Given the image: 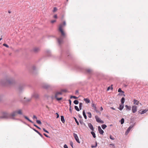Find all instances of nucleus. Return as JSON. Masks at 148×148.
<instances>
[{"mask_svg": "<svg viewBox=\"0 0 148 148\" xmlns=\"http://www.w3.org/2000/svg\"><path fill=\"white\" fill-rule=\"evenodd\" d=\"M59 30L62 36H60L59 38H57V40L58 44L60 45L63 42V39L64 38L65 34L62 29H61V26L59 27Z\"/></svg>", "mask_w": 148, "mask_h": 148, "instance_id": "1", "label": "nucleus"}, {"mask_svg": "<svg viewBox=\"0 0 148 148\" xmlns=\"http://www.w3.org/2000/svg\"><path fill=\"white\" fill-rule=\"evenodd\" d=\"M5 82V84L11 85L13 84L14 82V79L12 78H9L4 79Z\"/></svg>", "mask_w": 148, "mask_h": 148, "instance_id": "2", "label": "nucleus"}, {"mask_svg": "<svg viewBox=\"0 0 148 148\" xmlns=\"http://www.w3.org/2000/svg\"><path fill=\"white\" fill-rule=\"evenodd\" d=\"M62 95V93L61 92H57L55 94V97L56 99L58 101H60L62 99V97L58 98L57 97L59 95Z\"/></svg>", "mask_w": 148, "mask_h": 148, "instance_id": "3", "label": "nucleus"}, {"mask_svg": "<svg viewBox=\"0 0 148 148\" xmlns=\"http://www.w3.org/2000/svg\"><path fill=\"white\" fill-rule=\"evenodd\" d=\"M84 72L86 74L91 75L93 73V71L92 70L90 69H85L84 70Z\"/></svg>", "mask_w": 148, "mask_h": 148, "instance_id": "4", "label": "nucleus"}, {"mask_svg": "<svg viewBox=\"0 0 148 148\" xmlns=\"http://www.w3.org/2000/svg\"><path fill=\"white\" fill-rule=\"evenodd\" d=\"M0 118L10 119V114L7 112H3V113L2 116L0 117Z\"/></svg>", "mask_w": 148, "mask_h": 148, "instance_id": "5", "label": "nucleus"}, {"mask_svg": "<svg viewBox=\"0 0 148 148\" xmlns=\"http://www.w3.org/2000/svg\"><path fill=\"white\" fill-rule=\"evenodd\" d=\"M17 114V113L16 111L12 112L11 114H10V119H16L14 116H16Z\"/></svg>", "mask_w": 148, "mask_h": 148, "instance_id": "6", "label": "nucleus"}, {"mask_svg": "<svg viewBox=\"0 0 148 148\" xmlns=\"http://www.w3.org/2000/svg\"><path fill=\"white\" fill-rule=\"evenodd\" d=\"M24 117L25 118V119H26L28 121H29L31 123H33V125H34V126H35V127H36L38 128V129H40V127H39L38 126L36 125L31 120H30L29 119V118L28 117H27V116H24Z\"/></svg>", "mask_w": 148, "mask_h": 148, "instance_id": "7", "label": "nucleus"}, {"mask_svg": "<svg viewBox=\"0 0 148 148\" xmlns=\"http://www.w3.org/2000/svg\"><path fill=\"white\" fill-rule=\"evenodd\" d=\"M133 125H131L129 126L125 132V134L126 135H127L128 134L131 129L133 127Z\"/></svg>", "mask_w": 148, "mask_h": 148, "instance_id": "8", "label": "nucleus"}, {"mask_svg": "<svg viewBox=\"0 0 148 148\" xmlns=\"http://www.w3.org/2000/svg\"><path fill=\"white\" fill-rule=\"evenodd\" d=\"M40 50V48L38 47H35L33 48L32 51L34 53H37Z\"/></svg>", "mask_w": 148, "mask_h": 148, "instance_id": "9", "label": "nucleus"}, {"mask_svg": "<svg viewBox=\"0 0 148 148\" xmlns=\"http://www.w3.org/2000/svg\"><path fill=\"white\" fill-rule=\"evenodd\" d=\"M73 136L77 142L79 143H80V142L79 141V138L77 135L75 133H73Z\"/></svg>", "mask_w": 148, "mask_h": 148, "instance_id": "10", "label": "nucleus"}, {"mask_svg": "<svg viewBox=\"0 0 148 148\" xmlns=\"http://www.w3.org/2000/svg\"><path fill=\"white\" fill-rule=\"evenodd\" d=\"M132 110L133 113H135L137 111V107L135 106H133L132 107Z\"/></svg>", "mask_w": 148, "mask_h": 148, "instance_id": "11", "label": "nucleus"}, {"mask_svg": "<svg viewBox=\"0 0 148 148\" xmlns=\"http://www.w3.org/2000/svg\"><path fill=\"white\" fill-rule=\"evenodd\" d=\"M98 130L99 132V133L101 134H103L104 131H103L101 129V127L100 126H99L98 127Z\"/></svg>", "mask_w": 148, "mask_h": 148, "instance_id": "12", "label": "nucleus"}, {"mask_svg": "<svg viewBox=\"0 0 148 148\" xmlns=\"http://www.w3.org/2000/svg\"><path fill=\"white\" fill-rule=\"evenodd\" d=\"M92 107L94 108V110L97 112H98V110H97V108L96 107V105L95 104L92 102Z\"/></svg>", "mask_w": 148, "mask_h": 148, "instance_id": "13", "label": "nucleus"}, {"mask_svg": "<svg viewBox=\"0 0 148 148\" xmlns=\"http://www.w3.org/2000/svg\"><path fill=\"white\" fill-rule=\"evenodd\" d=\"M32 97L37 99L38 98L39 95L37 93L34 92L32 94Z\"/></svg>", "mask_w": 148, "mask_h": 148, "instance_id": "14", "label": "nucleus"}, {"mask_svg": "<svg viewBox=\"0 0 148 148\" xmlns=\"http://www.w3.org/2000/svg\"><path fill=\"white\" fill-rule=\"evenodd\" d=\"M88 125L90 129L92 130V131H93L94 130V128L93 126V125H92V124L90 123H88Z\"/></svg>", "mask_w": 148, "mask_h": 148, "instance_id": "15", "label": "nucleus"}, {"mask_svg": "<svg viewBox=\"0 0 148 148\" xmlns=\"http://www.w3.org/2000/svg\"><path fill=\"white\" fill-rule=\"evenodd\" d=\"M17 114L19 115H22L23 114L22 110L21 109H18V110L16 111Z\"/></svg>", "mask_w": 148, "mask_h": 148, "instance_id": "16", "label": "nucleus"}, {"mask_svg": "<svg viewBox=\"0 0 148 148\" xmlns=\"http://www.w3.org/2000/svg\"><path fill=\"white\" fill-rule=\"evenodd\" d=\"M124 107V105L123 104H121L119 105V107H118V109L120 110H122L123 108Z\"/></svg>", "mask_w": 148, "mask_h": 148, "instance_id": "17", "label": "nucleus"}, {"mask_svg": "<svg viewBox=\"0 0 148 148\" xmlns=\"http://www.w3.org/2000/svg\"><path fill=\"white\" fill-rule=\"evenodd\" d=\"M125 107L126 108V110L130 111L131 110V107L130 106L125 105Z\"/></svg>", "mask_w": 148, "mask_h": 148, "instance_id": "18", "label": "nucleus"}, {"mask_svg": "<svg viewBox=\"0 0 148 148\" xmlns=\"http://www.w3.org/2000/svg\"><path fill=\"white\" fill-rule=\"evenodd\" d=\"M47 57H50L51 56V53L50 51L49 50H47Z\"/></svg>", "mask_w": 148, "mask_h": 148, "instance_id": "19", "label": "nucleus"}, {"mask_svg": "<svg viewBox=\"0 0 148 148\" xmlns=\"http://www.w3.org/2000/svg\"><path fill=\"white\" fill-rule=\"evenodd\" d=\"M66 25V23L65 21H63V23L62 24H61L59 26V27H60L61 26V29H62V28L64 27Z\"/></svg>", "mask_w": 148, "mask_h": 148, "instance_id": "20", "label": "nucleus"}, {"mask_svg": "<svg viewBox=\"0 0 148 148\" xmlns=\"http://www.w3.org/2000/svg\"><path fill=\"white\" fill-rule=\"evenodd\" d=\"M24 88V86H19L18 88V90L19 91H21Z\"/></svg>", "mask_w": 148, "mask_h": 148, "instance_id": "21", "label": "nucleus"}, {"mask_svg": "<svg viewBox=\"0 0 148 148\" xmlns=\"http://www.w3.org/2000/svg\"><path fill=\"white\" fill-rule=\"evenodd\" d=\"M148 110H145L142 111L141 112H140V111H139V113H140V114H144V113H146Z\"/></svg>", "mask_w": 148, "mask_h": 148, "instance_id": "22", "label": "nucleus"}, {"mask_svg": "<svg viewBox=\"0 0 148 148\" xmlns=\"http://www.w3.org/2000/svg\"><path fill=\"white\" fill-rule=\"evenodd\" d=\"M84 100L87 103H89L90 102V99L88 98H84Z\"/></svg>", "mask_w": 148, "mask_h": 148, "instance_id": "23", "label": "nucleus"}, {"mask_svg": "<svg viewBox=\"0 0 148 148\" xmlns=\"http://www.w3.org/2000/svg\"><path fill=\"white\" fill-rule=\"evenodd\" d=\"M95 118L97 122L99 123L101 120L97 116H95Z\"/></svg>", "mask_w": 148, "mask_h": 148, "instance_id": "24", "label": "nucleus"}, {"mask_svg": "<svg viewBox=\"0 0 148 148\" xmlns=\"http://www.w3.org/2000/svg\"><path fill=\"white\" fill-rule=\"evenodd\" d=\"M61 120L62 123H64L65 121L64 118V117L63 116H61Z\"/></svg>", "mask_w": 148, "mask_h": 148, "instance_id": "25", "label": "nucleus"}, {"mask_svg": "<svg viewBox=\"0 0 148 148\" xmlns=\"http://www.w3.org/2000/svg\"><path fill=\"white\" fill-rule=\"evenodd\" d=\"M125 101V99L124 97H123L122 98L121 100V103L122 104H124V103Z\"/></svg>", "mask_w": 148, "mask_h": 148, "instance_id": "26", "label": "nucleus"}, {"mask_svg": "<svg viewBox=\"0 0 148 148\" xmlns=\"http://www.w3.org/2000/svg\"><path fill=\"white\" fill-rule=\"evenodd\" d=\"M32 129L34 131L37 133L40 136H42V134L39 132L37 130H36L34 128H32L31 127Z\"/></svg>", "mask_w": 148, "mask_h": 148, "instance_id": "27", "label": "nucleus"}, {"mask_svg": "<svg viewBox=\"0 0 148 148\" xmlns=\"http://www.w3.org/2000/svg\"><path fill=\"white\" fill-rule=\"evenodd\" d=\"M83 115L84 118L86 119H87V116L86 114L85 111L84 110L83 111Z\"/></svg>", "mask_w": 148, "mask_h": 148, "instance_id": "28", "label": "nucleus"}, {"mask_svg": "<svg viewBox=\"0 0 148 148\" xmlns=\"http://www.w3.org/2000/svg\"><path fill=\"white\" fill-rule=\"evenodd\" d=\"M134 103L136 105H138L139 104V102L135 99L134 100Z\"/></svg>", "mask_w": 148, "mask_h": 148, "instance_id": "29", "label": "nucleus"}, {"mask_svg": "<svg viewBox=\"0 0 148 148\" xmlns=\"http://www.w3.org/2000/svg\"><path fill=\"white\" fill-rule=\"evenodd\" d=\"M91 133L92 134L93 138H95L96 137L95 134V133L93 132V131L91 132Z\"/></svg>", "mask_w": 148, "mask_h": 148, "instance_id": "30", "label": "nucleus"}, {"mask_svg": "<svg viewBox=\"0 0 148 148\" xmlns=\"http://www.w3.org/2000/svg\"><path fill=\"white\" fill-rule=\"evenodd\" d=\"M75 69H76L77 70H79L80 71H82V69L80 67L78 66H75Z\"/></svg>", "mask_w": 148, "mask_h": 148, "instance_id": "31", "label": "nucleus"}, {"mask_svg": "<svg viewBox=\"0 0 148 148\" xmlns=\"http://www.w3.org/2000/svg\"><path fill=\"white\" fill-rule=\"evenodd\" d=\"M101 127L104 130L107 127V126L105 124H103L101 125Z\"/></svg>", "mask_w": 148, "mask_h": 148, "instance_id": "32", "label": "nucleus"}, {"mask_svg": "<svg viewBox=\"0 0 148 148\" xmlns=\"http://www.w3.org/2000/svg\"><path fill=\"white\" fill-rule=\"evenodd\" d=\"M74 119H75V121L76 123H77V125H79V123L78 122V121H77V119H76V118L75 117H74Z\"/></svg>", "mask_w": 148, "mask_h": 148, "instance_id": "33", "label": "nucleus"}, {"mask_svg": "<svg viewBox=\"0 0 148 148\" xmlns=\"http://www.w3.org/2000/svg\"><path fill=\"white\" fill-rule=\"evenodd\" d=\"M74 108H75V110H76L77 111H79L80 110H79V108L77 106H75Z\"/></svg>", "mask_w": 148, "mask_h": 148, "instance_id": "34", "label": "nucleus"}, {"mask_svg": "<svg viewBox=\"0 0 148 148\" xmlns=\"http://www.w3.org/2000/svg\"><path fill=\"white\" fill-rule=\"evenodd\" d=\"M124 122V119L123 118H122L120 121V122L121 124H123Z\"/></svg>", "mask_w": 148, "mask_h": 148, "instance_id": "35", "label": "nucleus"}, {"mask_svg": "<svg viewBox=\"0 0 148 148\" xmlns=\"http://www.w3.org/2000/svg\"><path fill=\"white\" fill-rule=\"evenodd\" d=\"M118 92H121L123 93H124V92L122 91L121 89V88H119V89H118Z\"/></svg>", "mask_w": 148, "mask_h": 148, "instance_id": "36", "label": "nucleus"}, {"mask_svg": "<svg viewBox=\"0 0 148 148\" xmlns=\"http://www.w3.org/2000/svg\"><path fill=\"white\" fill-rule=\"evenodd\" d=\"M82 103H80L79 104V109L80 110H81L82 109Z\"/></svg>", "mask_w": 148, "mask_h": 148, "instance_id": "37", "label": "nucleus"}, {"mask_svg": "<svg viewBox=\"0 0 148 148\" xmlns=\"http://www.w3.org/2000/svg\"><path fill=\"white\" fill-rule=\"evenodd\" d=\"M73 103L77 105L78 104L79 101L77 100H76L74 101Z\"/></svg>", "mask_w": 148, "mask_h": 148, "instance_id": "38", "label": "nucleus"}, {"mask_svg": "<svg viewBox=\"0 0 148 148\" xmlns=\"http://www.w3.org/2000/svg\"><path fill=\"white\" fill-rule=\"evenodd\" d=\"M97 146V142H95V145H91V147L92 148H95Z\"/></svg>", "mask_w": 148, "mask_h": 148, "instance_id": "39", "label": "nucleus"}, {"mask_svg": "<svg viewBox=\"0 0 148 148\" xmlns=\"http://www.w3.org/2000/svg\"><path fill=\"white\" fill-rule=\"evenodd\" d=\"M87 114H88V117L89 118H91L92 116V115L91 113L90 112H87Z\"/></svg>", "mask_w": 148, "mask_h": 148, "instance_id": "40", "label": "nucleus"}, {"mask_svg": "<svg viewBox=\"0 0 148 148\" xmlns=\"http://www.w3.org/2000/svg\"><path fill=\"white\" fill-rule=\"evenodd\" d=\"M36 122L37 123H38V124L40 125L41 124V122L40 120H36Z\"/></svg>", "mask_w": 148, "mask_h": 148, "instance_id": "41", "label": "nucleus"}, {"mask_svg": "<svg viewBox=\"0 0 148 148\" xmlns=\"http://www.w3.org/2000/svg\"><path fill=\"white\" fill-rule=\"evenodd\" d=\"M70 145L72 148H73V143L72 141H70Z\"/></svg>", "mask_w": 148, "mask_h": 148, "instance_id": "42", "label": "nucleus"}, {"mask_svg": "<svg viewBox=\"0 0 148 148\" xmlns=\"http://www.w3.org/2000/svg\"><path fill=\"white\" fill-rule=\"evenodd\" d=\"M42 88H43L46 89V85H44V84H42Z\"/></svg>", "mask_w": 148, "mask_h": 148, "instance_id": "43", "label": "nucleus"}, {"mask_svg": "<svg viewBox=\"0 0 148 148\" xmlns=\"http://www.w3.org/2000/svg\"><path fill=\"white\" fill-rule=\"evenodd\" d=\"M79 122L80 124H83V123H84V122L83 121V120L82 119H80L79 120Z\"/></svg>", "mask_w": 148, "mask_h": 148, "instance_id": "44", "label": "nucleus"}, {"mask_svg": "<svg viewBox=\"0 0 148 148\" xmlns=\"http://www.w3.org/2000/svg\"><path fill=\"white\" fill-rule=\"evenodd\" d=\"M72 98H73L75 99H77L78 98L75 96H71L70 97V98L72 99Z\"/></svg>", "mask_w": 148, "mask_h": 148, "instance_id": "45", "label": "nucleus"}, {"mask_svg": "<svg viewBox=\"0 0 148 148\" xmlns=\"http://www.w3.org/2000/svg\"><path fill=\"white\" fill-rule=\"evenodd\" d=\"M3 46H4L6 47L7 48H8L9 47L8 45L6 44H5V43L3 44Z\"/></svg>", "mask_w": 148, "mask_h": 148, "instance_id": "46", "label": "nucleus"}, {"mask_svg": "<svg viewBox=\"0 0 148 148\" xmlns=\"http://www.w3.org/2000/svg\"><path fill=\"white\" fill-rule=\"evenodd\" d=\"M57 10V9L56 7H54L53 8V12H56Z\"/></svg>", "mask_w": 148, "mask_h": 148, "instance_id": "47", "label": "nucleus"}, {"mask_svg": "<svg viewBox=\"0 0 148 148\" xmlns=\"http://www.w3.org/2000/svg\"><path fill=\"white\" fill-rule=\"evenodd\" d=\"M110 138L112 140H114V137H112L111 135L110 136Z\"/></svg>", "mask_w": 148, "mask_h": 148, "instance_id": "48", "label": "nucleus"}, {"mask_svg": "<svg viewBox=\"0 0 148 148\" xmlns=\"http://www.w3.org/2000/svg\"><path fill=\"white\" fill-rule=\"evenodd\" d=\"M33 119H36V120H37V117L35 115H33Z\"/></svg>", "mask_w": 148, "mask_h": 148, "instance_id": "49", "label": "nucleus"}, {"mask_svg": "<svg viewBox=\"0 0 148 148\" xmlns=\"http://www.w3.org/2000/svg\"><path fill=\"white\" fill-rule=\"evenodd\" d=\"M69 111H70V112H71V113H72V109H71V106H69Z\"/></svg>", "mask_w": 148, "mask_h": 148, "instance_id": "50", "label": "nucleus"}, {"mask_svg": "<svg viewBox=\"0 0 148 148\" xmlns=\"http://www.w3.org/2000/svg\"><path fill=\"white\" fill-rule=\"evenodd\" d=\"M110 146H112L114 148H115V145H114V144H110Z\"/></svg>", "mask_w": 148, "mask_h": 148, "instance_id": "51", "label": "nucleus"}, {"mask_svg": "<svg viewBox=\"0 0 148 148\" xmlns=\"http://www.w3.org/2000/svg\"><path fill=\"white\" fill-rule=\"evenodd\" d=\"M32 69L33 70H35L36 69V67L35 66H33Z\"/></svg>", "mask_w": 148, "mask_h": 148, "instance_id": "52", "label": "nucleus"}, {"mask_svg": "<svg viewBox=\"0 0 148 148\" xmlns=\"http://www.w3.org/2000/svg\"><path fill=\"white\" fill-rule=\"evenodd\" d=\"M56 21V20H53L51 21V23H54Z\"/></svg>", "mask_w": 148, "mask_h": 148, "instance_id": "53", "label": "nucleus"}, {"mask_svg": "<svg viewBox=\"0 0 148 148\" xmlns=\"http://www.w3.org/2000/svg\"><path fill=\"white\" fill-rule=\"evenodd\" d=\"M69 104H70L69 106H71V101L70 99H69Z\"/></svg>", "mask_w": 148, "mask_h": 148, "instance_id": "54", "label": "nucleus"}, {"mask_svg": "<svg viewBox=\"0 0 148 148\" xmlns=\"http://www.w3.org/2000/svg\"><path fill=\"white\" fill-rule=\"evenodd\" d=\"M64 148H68V147L67 145L66 144H65L64 145Z\"/></svg>", "mask_w": 148, "mask_h": 148, "instance_id": "55", "label": "nucleus"}, {"mask_svg": "<svg viewBox=\"0 0 148 148\" xmlns=\"http://www.w3.org/2000/svg\"><path fill=\"white\" fill-rule=\"evenodd\" d=\"M104 123V122L103 121L101 120L99 123H101L103 124V123Z\"/></svg>", "mask_w": 148, "mask_h": 148, "instance_id": "56", "label": "nucleus"}, {"mask_svg": "<svg viewBox=\"0 0 148 148\" xmlns=\"http://www.w3.org/2000/svg\"><path fill=\"white\" fill-rule=\"evenodd\" d=\"M56 114L57 115L56 118H58L59 116V115L58 113H56Z\"/></svg>", "mask_w": 148, "mask_h": 148, "instance_id": "57", "label": "nucleus"}, {"mask_svg": "<svg viewBox=\"0 0 148 148\" xmlns=\"http://www.w3.org/2000/svg\"><path fill=\"white\" fill-rule=\"evenodd\" d=\"M118 95H123L125 97V95L124 94H120V93H119L118 94Z\"/></svg>", "mask_w": 148, "mask_h": 148, "instance_id": "58", "label": "nucleus"}, {"mask_svg": "<svg viewBox=\"0 0 148 148\" xmlns=\"http://www.w3.org/2000/svg\"><path fill=\"white\" fill-rule=\"evenodd\" d=\"M53 17L54 18H57V16L56 14H55L54 16Z\"/></svg>", "mask_w": 148, "mask_h": 148, "instance_id": "59", "label": "nucleus"}, {"mask_svg": "<svg viewBox=\"0 0 148 148\" xmlns=\"http://www.w3.org/2000/svg\"><path fill=\"white\" fill-rule=\"evenodd\" d=\"M78 117L80 118H82V116L79 114L78 115Z\"/></svg>", "mask_w": 148, "mask_h": 148, "instance_id": "60", "label": "nucleus"}, {"mask_svg": "<svg viewBox=\"0 0 148 148\" xmlns=\"http://www.w3.org/2000/svg\"><path fill=\"white\" fill-rule=\"evenodd\" d=\"M78 93V90H76L75 91V94H77V93Z\"/></svg>", "mask_w": 148, "mask_h": 148, "instance_id": "61", "label": "nucleus"}, {"mask_svg": "<svg viewBox=\"0 0 148 148\" xmlns=\"http://www.w3.org/2000/svg\"><path fill=\"white\" fill-rule=\"evenodd\" d=\"M61 91H62V92H66V90H61Z\"/></svg>", "mask_w": 148, "mask_h": 148, "instance_id": "62", "label": "nucleus"}, {"mask_svg": "<svg viewBox=\"0 0 148 148\" xmlns=\"http://www.w3.org/2000/svg\"><path fill=\"white\" fill-rule=\"evenodd\" d=\"M103 108L102 107H101V108H100V110H101V111H102L103 110Z\"/></svg>", "mask_w": 148, "mask_h": 148, "instance_id": "63", "label": "nucleus"}, {"mask_svg": "<svg viewBox=\"0 0 148 148\" xmlns=\"http://www.w3.org/2000/svg\"><path fill=\"white\" fill-rule=\"evenodd\" d=\"M111 108L112 109V110H115V108H114L113 107H111Z\"/></svg>", "mask_w": 148, "mask_h": 148, "instance_id": "64", "label": "nucleus"}]
</instances>
